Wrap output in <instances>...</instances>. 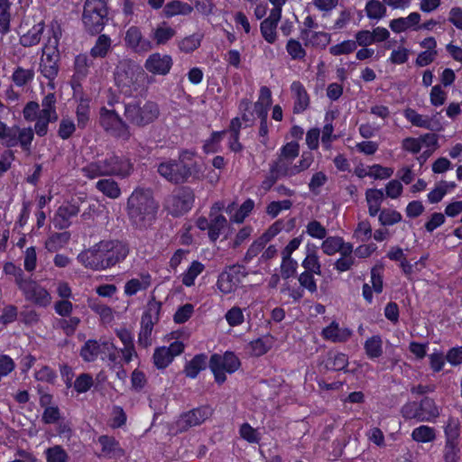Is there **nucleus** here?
Returning <instances> with one entry per match:
<instances>
[{
  "instance_id": "62",
  "label": "nucleus",
  "mask_w": 462,
  "mask_h": 462,
  "mask_svg": "<svg viewBox=\"0 0 462 462\" xmlns=\"http://www.w3.org/2000/svg\"><path fill=\"white\" fill-rule=\"evenodd\" d=\"M226 320L231 327H236L241 325L244 320V313L241 308L239 307H233L225 315Z\"/></svg>"
},
{
  "instance_id": "10",
  "label": "nucleus",
  "mask_w": 462,
  "mask_h": 462,
  "mask_svg": "<svg viewBox=\"0 0 462 462\" xmlns=\"http://www.w3.org/2000/svg\"><path fill=\"white\" fill-rule=\"evenodd\" d=\"M437 144V136L431 134H426L418 138L408 137L402 141V148L405 151L411 153H418L422 151V154L418 157L420 164L424 163L436 150Z\"/></svg>"
},
{
  "instance_id": "44",
  "label": "nucleus",
  "mask_w": 462,
  "mask_h": 462,
  "mask_svg": "<svg viewBox=\"0 0 462 462\" xmlns=\"http://www.w3.org/2000/svg\"><path fill=\"white\" fill-rule=\"evenodd\" d=\"M155 323L145 319L141 320V329L138 336V344L146 348L152 344V332Z\"/></svg>"
},
{
  "instance_id": "59",
  "label": "nucleus",
  "mask_w": 462,
  "mask_h": 462,
  "mask_svg": "<svg viewBox=\"0 0 462 462\" xmlns=\"http://www.w3.org/2000/svg\"><path fill=\"white\" fill-rule=\"evenodd\" d=\"M0 139L3 144L7 148L14 147L18 144V130L17 127L5 126V130L2 133Z\"/></svg>"
},
{
  "instance_id": "26",
  "label": "nucleus",
  "mask_w": 462,
  "mask_h": 462,
  "mask_svg": "<svg viewBox=\"0 0 462 462\" xmlns=\"http://www.w3.org/2000/svg\"><path fill=\"white\" fill-rule=\"evenodd\" d=\"M83 175L93 180L102 176H109L106 158L88 163L81 169Z\"/></svg>"
},
{
  "instance_id": "17",
  "label": "nucleus",
  "mask_w": 462,
  "mask_h": 462,
  "mask_svg": "<svg viewBox=\"0 0 462 462\" xmlns=\"http://www.w3.org/2000/svg\"><path fill=\"white\" fill-rule=\"evenodd\" d=\"M172 66V59L170 55H162L159 52L151 54L144 63L147 71L155 75H167Z\"/></svg>"
},
{
  "instance_id": "29",
  "label": "nucleus",
  "mask_w": 462,
  "mask_h": 462,
  "mask_svg": "<svg viewBox=\"0 0 462 462\" xmlns=\"http://www.w3.org/2000/svg\"><path fill=\"white\" fill-rule=\"evenodd\" d=\"M302 265L306 271L313 273H320V263L318 256V247L313 244L306 245V256L302 262Z\"/></svg>"
},
{
  "instance_id": "51",
  "label": "nucleus",
  "mask_w": 462,
  "mask_h": 462,
  "mask_svg": "<svg viewBox=\"0 0 462 462\" xmlns=\"http://www.w3.org/2000/svg\"><path fill=\"white\" fill-rule=\"evenodd\" d=\"M152 358L154 365L159 369L167 367L173 360L165 346L156 348Z\"/></svg>"
},
{
  "instance_id": "31",
  "label": "nucleus",
  "mask_w": 462,
  "mask_h": 462,
  "mask_svg": "<svg viewBox=\"0 0 462 462\" xmlns=\"http://www.w3.org/2000/svg\"><path fill=\"white\" fill-rule=\"evenodd\" d=\"M96 189L109 199H116L121 196V189L113 179H101L96 183Z\"/></svg>"
},
{
  "instance_id": "16",
  "label": "nucleus",
  "mask_w": 462,
  "mask_h": 462,
  "mask_svg": "<svg viewBox=\"0 0 462 462\" xmlns=\"http://www.w3.org/2000/svg\"><path fill=\"white\" fill-rule=\"evenodd\" d=\"M212 415V409L209 406H201L195 408L183 415L179 420V426L186 430L189 428L195 427L203 423Z\"/></svg>"
},
{
  "instance_id": "2",
  "label": "nucleus",
  "mask_w": 462,
  "mask_h": 462,
  "mask_svg": "<svg viewBox=\"0 0 462 462\" xmlns=\"http://www.w3.org/2000/svg\"><path fill=\"white\" fill-rule=\"evenodd\" d=\"M159 204L149 188L137 187L127 199L126 213L131 226L139 230L150 227L156 219Z\"/></svg>"
},
{
  "instance_id": "5",
  "label": "nucleus",
  "mask_w": 462,
  "mask_h": 462,
  "mask_svg": "<svg viewBox=\"0 0 462 462\" xmlns=\"http://www.w3.org/2000/svg\"><path fill=\"white\" fill-rule=\"evenodd\" d=\"M124 115L130 124L143 127L158 118L160 109L153 101H145L143 104L141 101H132L125 105Z\"/></svg>"
},
{
  "instance_id": "1",
  "label": "nucleus",
  "mask_w": 462,
  "mask_h": 462,
  "mask_svg": "<svg viewBox=\"0 0 462 462\" xmlns=\"http://www.w3.org/2000/svg\"><path fill=\"white\" fill-rule=\"evenodd\" d=\"M129 254L128 246L118 240H102L82 251L78 260L86 268L103 271L124 261Z\"/></svg>"
},
{
  "instance_id": "25",
  "label": "nucleus",
  "mask_w": 462,
  "mask_h": 462,
  "mask_svg": "<svg viewBox=\"0 0 462 462\" xmlns=\"http://www.w3.org/2000/svg\"><path fill=\"white\" fill-rule=\"evenodd\" d=\"M291 98L294 99V113H300L304 111L310 103L306 90L298 82H294L291 86Z\"/></svg>"
},
{
  "instance_id": "46",
  "label": "nucleus",
  "mask_w": 462,
  "mask_h": 462,
  "mask_svg": "<svg viewBox=\"0 0 462 462\" xmlns=\"http://www.w3.org/2000/svg\"><path fill=\"white\" fill-rule=\"evenodd\" d=\"M100 352V346L96 340H88L81 347L80 356L86 362H93Z\"/></svg>"
},
{
  "instance_id": "42",
  "label": "nucleus",
  "mask_w": 462,
  "mask_h": 462,
  "mask_svg": "<svg viewBox=\"0 0 462 462\" xmlns=\"http://www.w3.org/2000/svg\"><path fill=\"white\" fill-rule=\"evenodd\" d=\"M365 350L370 358L379 357L383 354V341L379 336H373L366 339Z\"/></svg>"
},
{
  "instance_id": "6",
  "label": "nucleus",
  "mask_w": 462,
  "mask_h": 462,
  "mask_svg": "<svg viewBox=\"0 0 462 462\" xmlns=\"http://www.w3.org/2000/svg\"><path fill=\"white\" fill-rule=\"evenodd\" d=\"M107 6L104 0H86L82 22L86 31L96 35L101 32L107 22Z\"/></svg>"
},
{
  "instance_id": "48",
  "label": "nucleus",
  "mask_w": 462,
  "mask_h": 462,
  "mask_svg": "<svg viewBox=\"0 0 462 462\" xmlns=\"http://www.w3.org/2000/svg\"><path fill=\"white\" fill-rule=\"evenodd\" d=\"M175 33L176 32L173 28L166 26V24L163 23L154 30L153 39L158 45L165 44L175 35Z\"/></svg>"
},
{
  "instance_id": "60",
  "label": "nucleus",
  "mask_w": 462,
  "mask_h": 462,
  "mask_svg": "<svg viewBox=\"0 0 462 462\" xmlns=\"http://www.w3.org/2000/svg\"><path fill=\"white\" fill-rule=\"evenodd\" d=\"M356 49V43L354 41L347 40L330 47L329 51L332 55L337 56L348 54Z\"/></svg>"
},
{
  "instance_id": "41",
  "label": "nucleus",
  "mask_w": 462,
  "mask_h": 462,
  "mask_svg": "<svg viewBox=\"0 0 462 462\" xmlns=\"http://www.w3.org/2000/svg\"><path fill=\"white\" fill-rule=\"evenodd\" d=\"M365 14L371 20H380L386 14V7L379 0H370L365 5Z\"/></svg>"
},
{
  "instance_id": "50",
  "label": "nucleus",
  "mask_w": 462,
  "mask_h": 462,
  "mask_svg": "<svg viewBox=\"0 0 462 462\" xmlns=\"http://www.w3.org/2000/svg\"><path fill=\"white\" fill-rule=\"evenodd\" d=\"M45 455L47 462H68L69 460L67 452L59 445L47 448Z\"/></svg>"
},
{
  "instance_id": "15",
  "label": "nucleus",
  "mask_w": 462,
  "mask_h": 462,
  "mask_svg": "<svg viewBox=\"0 0 462 462\" xmlns=\"http://www.w3.org/2000/svg\"><path fill=\"white\" fill-rule=\"evenodd\" d=\"M125 46L136 53H145L152 50V42L143 37L137 26H131L125 32Z\"/></svg>"
},
{
  "instance_id": "45",
  "label": "nucleus",
  "mask_w": 462,
  "mask_h": 462,
  "mask_svg": "<svg viewBox=\"0 0 462 462\" xmlns=\"http://www.w3.org/2000/svg\"><path fill=\"white\" fill-rule=\"evenodd\" d=\"M203 270L204 265L200 262L193 261L187 272L182 274V283L188 287L192 286L195 279L203 272Z\"/></svg>"
},
{
  "instance_id": "4",
  "label": "nucleus",
  "mask_w": 462,
  "mask_h": 462,
  "mask_svg": "<svg viewBox=\"0 0 462 462\" xmlns=\"http://www.w3.org/2000/svg\"><path fill=\"white\" fill-rule=\"evenodd\" d=\"M144 79L143 69L128 61L121 62L116 69V84L125 96H132L138 91Z\"/></svg>"
},
{
  "instance_id": "38",
  "label": "nucleus",
  "mask_w": 462,
  "mask_h": 462,
  "mask_svg": "<svg viewBox=\"0 0 462 462\" xmlns=\"http://www.w3.org/2000/svg\"><path fill=\"white\" fill-rule=\"evenodd\" d=\"M192 10L189 4L174 0L165 5L163 12L166 17H172L178 14H189Z\"/></svg>"
},
{
  "instance_id": "63",
  "label": "nucleus",
  "mask_w": 462,
  "mask_h": 462,
  "mask_svg": "<svg viewBox=\"0 0 462 462\" xmlns=\"http://www.w3.org/2000/svg\"><path fill=\"white\" fill-rule=\"evenodd\" d=\"M79 323L80 319L78 317H70L69 319H61L58 320L59 328H61L67 336H72Z\"/></svg>"
},
{
  "instance_id": "24",
  "label": "nucleus",
  "mask_w": 462,
  "mask_h": 462,
  "mask_svg": "<svg viewBox=\"0 0 462 462\" xmlns=\"http://www.w3.org/2000/svg\"><path fill=\"white\" fill-rule=\"evenodd\" d=\"M241 283V279L234 271L222 272L217 279V287L225 294L234 291Z\"/></svg>"
},
{
  "instance_id": "18",
  "label": "nucleus",
  "mask_w": 462,
  "mask_h": 462,
  "mask_svg": "<svg viewBox=\"0 0 462 462\" xmlns=\"http://www.w3.org/2000/svg\"><path fill=\"white\" fill-rule=\"evenodd\" d=\"M420 20V14L417 12H412L406 17L393 19L390 22L389 27L395 33H401L408 30L417 31L420 29L419 23Z\"/></svg>"
},
{
  "instance_id": "49",
  "label": "nucleus",
  "mask_w": 462,
  "mask_h": 462,
  "mask_svg": "<svg viewBox=\"0 0 462 462\" xmlns=\"http://www.w3.org/2000/svg\"><path fill=\"white\" fill-rule=\"evenodd\" d=\"M403 115L405 118L415 126L427 129L430 126V121L428 117L420 115L411 108L405 109Z\"/></svg>"
},
{
  "instance_id": "39",
  "label": "nucleus",
  "mask_w": 462,
  "mask_h": 462,
  "mask_svg": "<svg viewBox=\"0 0 462 462\" xmlns=\"http://www.w3.org/2000/svg\"><path fill=\"white\" fill-rule=\"evenodd\" d=\"M69 238V232L54 233L47 239L45 247L50 252H56L66 245Z\"/></svg>"
},
{
  "instance_id": "3",
  "label": "nucleus",
  "mask_w": 462,
  "mask_h": 462,
  "mask_svg": "<svg viewBox=\"0 0 462 462\" xmlns=\"http://www.w3.org/2000/svg\"><path fill=\"white\" fill-rule=\"evenodd\" d=\"M159 174L173 184L188 181L191 176H196L199 170L193 160V153L183 152L178 160H169L158 165Z\"/></svg>"
},
{
  "instance_id": "32",
  "label": "nucleus",
  "mask_w": 462,
  "mask_h": 462,
  "mask_svg": "<svg viewBox=\"0 0 462 462\" xmlns=\"http://www.w3.org/2000/svg\"><path fill=\"white\" fill-rule=\"evenodd\" d=\"M112 40L106 34H100L90 50V55L93 58H105L111 51Z\"/></svg>"
},
{
  "instance_id": "23",
  "label": "nucleus",
  "mask_w": 462,
  "mask_h": 462,
  "mask_svg": "<svg viewBox=\"0 0 462 462\" xmlns=\"http://www.w3.org/2000/svg\"><path fill=\"white\" fill-rule=\"evenodd\" d=\"M79 208L75 204L60 206L56 214L55 226L60 229H65L70 226L69 218L79 214Z\"/></svg>"
},
{
  "instance_id": "7",
  "label": "nucleus",
  "mask_w": 462,
  "mask_h": 462,
  "mask_svg": "<svg viewBox=\"0 0 462 462\" xmlns=\"http://www.w3.org/2000/svg\"><path fill=\"white\" fill-rule=\"evenodd\" d=\"M208 365L215 381L221 384L226 380V373H235L240 367L241 362L235 353L227 351L224 355H212Z\"/></svg>"
},
{
  "instance_id": "9",
  "label": "nucleus",
  "mask_w": 462,
  "mask_h": 462,
  "mask_svg": "<svg viewBox=\"0 0 462 462\" xmlns=\"http://www.w3.org/2000/svg\"><path fill=\"white\" fill-rule=\"evenodd\" d=\"M195 195L191 188L183 186L173 191L167 199L166 207L169 212L174 216H181L193 207Z\"/></svg>"
},
{
  "instance_id": "21",
  "label": "nucleus",
  "mask_w": 462,
  "mask_h": 462,
  "mask_svg": "<svg viewBox=\"0 0 462 462\" xmlns=\"http://www.w3.org/2000/svg\"><path fill=\"white\" fill-rule=\"evenodd\" d=\"M281 19L279 9H272L268 18L261 23V32L263 37L270 43H273L276 38V26Z\"/></svg>"
},
{
  "instance_id": "33",
  "label": "nucleus",
  "mask_w": 462,
  "mask_h": 462,
  "mask_svg": "<svg viewBox=\"0 0 462 462\" xmlns=\"http://www.w3.org/2000/svg\"><path fill=\"white\" fill-rule=\"evenodd\" d=\"M456 188L454 182L440 181L428 194V200L434 204L439 202L447 194Z\"/></svg>"
},
{
  "instance_id": "30",
  "label": "nucleus",
  "mask_w": 462,
  "mask_h": 462,
  "mask_svg": "<svg viewBox=\"0 0 462 462\" xmlns=\"http://www.w3.org/2000/svg\"><path fill=\"white\" fill-rule=\"evenodd\" d=\"M208 365V356L205 354L196 355L185 365L184 373L189 378H196L200 371L206 369Z\"/></svg>"
},
{
  "instance_id": "58",
  "label": "nucleus",
  "mask_w": 462,
  "mask_h": 462,
  "mask_svg": "<svg viewBox=\"0 0 462 462\" xmlns=\"http://www.w3.org/2000/svg\"><path fill=\"white\" fill-rule=\"evenodd\" d=\"M239 433L241 438L249 443H259L261 439L260 433L246 422L241 425Z\"/></svg>"
},
{
  "instance_id": "34",
  "label": "nucleus",
  "mask_w": 462,
  "mask_h": 462,
  "mask_svg": "<svg viewBox=\"0 0 462 462\" xmlns=\"http://www.w3.org/2000/svg\"><path fill=\"white\" fill-rule=\"evenodd\" d=\"M420 421H434L439 415V409L431 399L425 398L420 403Z\"/></svg>"
},
{
  "instance_id": "14",
  "label": "nucleus",
  "mask_w": 462,
  "mask_h": 462,
  "mask_svg": "<svg viewBox=\"0 0 462 462\" xmlns=\"http://www.w3.org/2000/svg\"><path fill=\"white\" fill-rule=\"evenodd\" d=\"M109 176H116L121 179L129 177L134 171V164L127 157L115 153L106 157Z\"/></svg>"
},
{
  "instance_id": "47",
  "label": "nucleus",
  "mask_w": 462,
  "mask_h": 462,
  "mask_svg": "<svg viewBox=\"0 0 462 462\" xmlns=\"http://www.w3.org/2000/svg\"><path fill=\"white\" fill-rule=\"evenodd\" d=\"M402 219V214L392 208H384L380 211L378 220L382 226H393Z\"/></svg>"
},
{
  "instance_id": "12",
  "label": "nucleus",
  "mask_w": 462,
  "mask_h": 462,
  "mask_svg": "<svg viewBox=\"0 0 462 462\" xmlns=\"http://www.w3.org/2000/svg\"><path fill=\"white\" fill-rule=\"evenodd\" d=\"M100 125L106 131H112L125 140H128L131 135L128 124L114 109L101 108Z\"/></svg>"
},
{
  "instance_id": "36",
  "label": "nucleus",
  "mask_w": 462,
  "mask_h": 462,
  "mask_svg": "<svg viewBox=\"0 0 462 462\" xmlns=\"http://www.w3.org/2000/svg\"><path fill=\"white\" fill-rule=\"evenodd\" d=\"M44 30V23H39L34 25L27 33L20 38V43L24 47H32L38 44L41 41L42 32Z\"/></svg>"
},
{
  "instance_id": "8",
  "label": "nucleus",
  "mask_w": 462,
  "mask_h": 462,
  "mask_svg": "<svg viewBox=\"0 0 462 462\" xmlns=\"http://www.w3.org/2000/svg\"><path fill=\"white\" fill-rule=\"evenodd\" d=\"M59 39L56 35L50 38L48 43L42 49V58L40 69L42 76L49 80H53L59 72L60 53L57 50Z\"/></svg>"
},
{
  "instance_id": "22",
  "label": "nucleus",
  "mask_w": 462,
  "mask_h": 462,
  "mask_svg": "<svg viewBox=\"0 0 462 462\" xmlns=\"http://www.w3.org/2000/svg\"><path fill=\"white\" fill-rule=\"evenodd\" d=\"M352 335V331L346 328L340 327L338 323L333 321L322 330V336L328 340L333 342L346 341Z\"/></svg>"
},
{
  "instance_id": "64",
  "label": "nucleus",
  "mask_w": 462,
  "mask_h": 462,
  "mask_svg": "<svg viewBox=\"0 0 462 462\" xmlns=\"http://www.w3.org/2000/svg\"><path fill=\"white\" fill-rule=\"evenodd\" d=\"M268 242L262 236L256 239L248 248L245 255L244 257V261L245 263H249L253 258H254L264 248L265 245Z\"/></svg>"
},
{
  "instance_id": "53",
  "label": "nucleus",
  "mask_w": 462,
  "mask_h": 462,
  "mask_svg": "<svg viewBox=\"0 0 462 462\" xmlns=\"http://www.w3.org/2000/svg\"><path fill=\"white\" fill-rule=\"evenodd\" d=\"M409 57L410 50L403 46H399L392 51L387 62L393 65H402L409 60Z\"/></svg>"
},
{
  "instance_id": "19",
  "label": "nucleus",
  "mask_w": 462,
  "mask_h": 462,
  "mask_svg": "<svg viewBox=\"0 0 462 462\" xmlns=\"http://www.w3.org/2000/svg\"><path fill=\"white\" fill-rule=\"evenodd\" d=\"M321 249L324 254L333 255L336 253H340L341 255L351 254L353 246L349 243L344 242L343 238L339 236H328L322 245Z\"/></svg>"
},
{
  "instance_id": "27",
  "label": "nucleus",
  "mask_w": 462,
  "mask_h": 462,
  "mask_svg": "<svg viewBox=\"0 0 462 462\" xmlns=\"http://www.w3.org/2000/svg\"><path fill=\"white\" fill-rule=\"evenodd\" d=\"M274 338L271 335H265L251 341L248 345V349L252 356H261L272 348Z\"/></svg>"
},
{
  "instance_id": "35",
  "label": "nucleus",
  "mask_w": 462,
  "mask_h": 462,
  "mask_svg": "<svg viewBox=\"0 0 462 462\" xmlns=\"http://www.w3.org/2000/svg\"><path fill=\"white\" fill-rule=\"evenodd\" d=\"M151 285V275L149 273H143L141 280L131 279L125 285V293L127 296H133L139 291L146 290Z\"/></svg>"
},
{
  "instance_id": "52",
  "label": "nucleus",
  "mask_w": 462,
  "mask_h": 462,
  "mask_svg": "<svg viewBox=\"0 0 462 462\" xmlns=\"http://www.w3.org/2000/svg\"><path fill=\"white\" fill-rule=\"evenodd\" d=\"M78 126L84 129L89 121V105L87 100L81 99L76 109Z\"/></svg>"
},
{
  "instance_id": "55",
  "label": "nucleus",
  "mask_w": 462,
  "mask_h": 462,
  "mask_svg": "<svg viewBox=\"0 0 462 462\" xmlns=\"http://www.w3.org/2000/svg\"><path fill=\"white\" fill-rule=\"evenodd\" d=\"M161 308V302L156 301L154 299L151 300L147 304V309L143 314L142 319L148 321L150 320L153 323H157L159 320Z\"/></svg>"
},
{
  "instance_id": "57",
  "label": "nucleus",
  "mask_w": 462,
  "mask_h": 462,
  "mask_svg": "<svg viewBox=\"0 0 462 462\" xmlns=\"http://www.w3.org/2000/svg\"><path fill=\"white\" fill-rule=\"evenodd\" d=\"M94 381L89 374L83 373L79 374L74 382V389L79 393L88 392L93 386Z\"/></svg>"
},
{
  "instance_id": "54",
  "label": "nucleus",
  "mask_w": 462,
  "mask_h": 462,
  "mask_svg": "<svg viewBox=\"0 0 462 462\" xmlns=\"http://www.w3.org/2000/svg\"><path fill=\"white\" fill-rule=\"evenodd\" d=\"M18 130V143L25 152H31V144L34 137L33 130L31 127L22 128Z\"/></svg>"
},
{
  "instance_id": "11",
  "label": "nucleus",
  "mask_w": 462,
  "mask_h": 462,
  "mask_svg": "<svg viewBox=\"0 0 462 462\" xmlns=\"http://www.w3.org/2000/svg\"><path fill=\"white\" fill-rule=\"evenodd\" d=\"M289 171V143L282 148L280 156L270 167L269 172L260 185V189L264 192L271 189L277 180L285 177Z\"/></svg>"
},
{
  "instance_id": "61",
  "label": "nucleus",
  "mask_w": 462,
  "mask_h": 462,
  "mask_svg": "<svg viewBox=\"0 0 462 462\" xmlns=\"http://www.w3.org/2000/svg\"><path fill=\"white\" fill-rule=\"evenodd\" d=\"M76 125L72 119L66 117L62 118L60 123L58 135L63 139H69L75 132Z\"/></svg>"
},
{
  "instance_id": "28",
  "label": "nucleus",
  "mask_w": 462,
  "mask_h": 462,
  "mask_svg": "<svg viewBox=\"0 0 462 462\" xmlns=\"http://www.w3.org/2000/svg\"><path fill=\"white\" fill-rule=\"evenodd\" d=\"M383 197V191L379 189H368L365 191V200L368 207V212L371 217H374L380 212Z\"/></svg>"
},
{
  "instance_id": "20",
  "label": "nucleus",
  "mask_w": 462,
  "mask_h": 462,
  "mask_svg": "<svg viewBox=\"0 0 462 462\" xmlns=\"http://www.w3.org/2000/svg\"><path fill=\"white\" fill-rule=\"evenodd\" d=\"M98 443L102 448L100 456L107 458H120L125 456V450L114 437L102 435L98 438Z\"/></svg>"
},
{
  "instance_id": "56",
  "label": "nucleus",
  "mask_w": 462,
  "mask_h": 462,
  "mask_svg": "<svg viewBox=\"0 0 462 462\" xmlns=\"http://www.w3.org/2000/svg\"><path fill=\"white\" fill-rule=\"evenodd\" d=\"M347 356L342 353H337L331 355L327 361L326 366L328 369L340 371L346 367Z\"/></svg>"
},
{
  "instance_id": "43",
  "label": "nucleus",
  "mask_w": 462,
  "mask_h": 462,
  "mask_svg": "<svg viewBox=\"0 0 462 462\" xmlns=\"http://www.w3.org/2000/svg\"><path fill=\"white\" fill-rule=\"evenodd\" d=\"M34 78V70L32 69H23L17 67L12 75V80L17 87H23L30 83Z\"/></svg>"
},
{
  "instance_id": "13",
  "label": "nucleus",
  "mask_w": 462,
  "mask_h": 462,
  "mask_svg": "<svg viewBox=\"0 0 462 462\" xmlns=\"http://www.w3.org/2000/svg\"><path fill=\"white\" fill-rule=\"evenodd\" d=\"M18 288L22 291L25 300L34 305L45 308L51 304V294L36 281L27 278Z\"/></svg>"
},
{
  "instance_id": "40",
  "label": "nucleus",
  "mask_w": 462,
  "mask_h": 462,
  "mask_svg": "<svg viewBox=\"0 0 462 462\" xmlns=\"http://www.w3.org/2000/svg\"><path fill=\"white\" fill-rule=\"evenodd\" d=\"M210 225L208 231V237L212 242H215L219 237L221 231L226 228L227 220L224 216H209Z\"/></svg>"
},
{
  "instance_id": "37",
  "label": "nucleus",
  "mask_w": 462,
  "mask_h": 462,
  "mask_svg": "<svg viewBox=\"0 0 462 462\" xmlns=\"http://www.w3.org/2000/svg\"><path fill=\"white\" fill-rule=\"evenodd\" d=\"M411 439L419 443L432 442L436 439V430L432 427L421 425L411 431Z\"/></svg>"
}]
</instances>
